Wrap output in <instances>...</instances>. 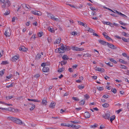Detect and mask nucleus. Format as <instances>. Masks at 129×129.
I'll list each match as a JSON object with an SVG mask.
<instances>
[{"label": "nucleus", "mask_w": 129, "mask_h": 129, "mask_svg": "<svg viewBox=\"0 0 129 129\" xmlns=\"http://www.w3.org/2000/svg\"><path fill=\"white\" fill-rule=\"evenodd\" d=\"M11 5V3L9 0H6L5 2L2 5V8L4 10V9L8 8Z\"/></svg>", "instance_id": "f257e3e1"}, {"label": "nucleus", "mask_w": 129, "mask_h": 129, "mask_svg": "<svg viewBox=\"0 0 129 129\" xmlns=\"http://www.w3.org/2000/svg\"><path fill=\"white\" fill-rule=\"evenodd\" d=\"M60 48H58L57 50V49H56L55 50V52L59 53H63L64 52V47L62 44H60Z\"/></svg>", "instance_id": "f03ea898"}, {"label": "nucleus", "mask_w": 129, "mask_h": 129, "mask_svg": "<svg viewBox=\"0 0 129 129\" xmlns=\"http://www.w3.org/2000/svg\"><path fill=\"white\" fill-rule=\"evenodd\" d=\"M4 34L7 37H9L11 35V31L10 27H7Z\"/></svg>", "instance_id": "7ed1b4c3"}, {"label": "nucleus", "mask_w": 129, "mask_h": 129, "mask_svg": "<svg viewBox=\"0 0 129 129\" xmlns=\"http://www.w3.org/2000/svg\"><path fill=\"white\" fill-rule=\"evenodd\" d=\"M31 13L33 14L38 16H40L41 15V13L39 11H31Z\"/></svg>", "instance_id": "20e7f679"}, {"label": "nucleus", "mask_w": 129, "mask_h": 129, "mask_svg": "<svg viewBox=\"0 0 129 129\" xmlns=\"http://www.w3.org/2000/svg\"><path fill=\"white\" fill-rule=\"evenodd\" d=\"M109 47L112 49H115L117 48V47L113 45L111 43H107V45Z\"/></svg>", "instance_id": "39448f33"}, {"label": "nucleus", "mask_w": 129, "mask_h": 129, "mask_svg": "<svg viewBox=\"0 0 129 129\" xmlns=\"http://www.w3.org/2000/svg\"><path fill=\"white\" fill-rule=\"evenodd\" d=\"M103 117L105 119H109L110 116V114L109 113H107L105 114L102 115Z\"/></svg>", "instance_id": "423d86ee"}, {"label": "nucleus", "mask_w": 129, "mask_h": 129, "mask_svg": "<svg viewBox=\"0 0 129 129\" xmlns=\"http://www.w3.org/2000/svg\"><path fill=\"white\" fill-rule=\"evenodd\" d=\"M19 50L20 51H26L27 50V49L23 46H21L19 47Z\"/></svg>", "instance_id": "0eeeda50"}, {"label": "nucleus", "mask_w": 129, "mask_h": 129, "mask_svg": "<svg viewBox=\"0 0 129 129\" xmlns=\"http://www.w3.org/2000/svg\"><path fill=\"white\" fill-rule=\"evenodd\" d=\"M8 119L9 120H11V121L15 122L16 119H17V118L10 116L8 117Z\"/></svg>", "instance_id": "6e6552de"}, {"label": "nucleus", "mask_w": 129, "mask_h": 129, "mask_svg": "<svg viewBox=\"0 0 129 129\" xmlns=\"http://www.w3.org/2000/svg\"><path fill=\"white\" fill-rule=\"evenodd\" d=\"M15 123L20 125L22 124L23 123L22 121L21 120L17 118Z\"/></svg>", "instance_id": "1a4fd4ad"}, {"label": "nucleus", "mask_w": 129, "mask_h": 129, "mask_svg": "<svg viewBox=\"0 0 129 129\" xmlns=\"http://www.w3.org/2000/svg\"><path fill=\"white\" fill-rule=\"evenodd\" d=\"M98 41L100 43L103 45H107V43L108 42H106L103 40H98Z\"/></svg>", "instance_id": "9d476101"}, {"label": "nucleus", "mask_w": 129, "mask_h": 129, "mask_svg": "<svg viewBox=\"0 0 129 129\" xmlns=\"http://www.w3.org/2000/svg\"><path fill=\"white\" fill-rule=\"evenodd\" d=\"M90 114L88 112H86L85 113L84 116L86 118H88L90 117Z\"/></svg>", "instance_id": "9b49d317"}, {"label": "nucleus", "mask_w": 129, "mask_h": 129, "mask_svg": "<svg viewBox=\"0 0 129 129\" xmlns=\"http://www.w3.org/2000/svg\"><path fill=\"white\" fill-rule=\"evenodd\" d=\"M96 70L99 71L101 72H104L105 70L104 68H97Z\"/></svg>", "instance_id": "f8f14e48"}, {"label": "nucleus", "mask_w": 129, "mask_h": 129, "mask_svg": "<svg viewBox=\"0 0 129 129\" xmlns=\"http://www.w3.org/2000/svg\"><path fill=\"white\" fill-rule=\"evenodd\" d=\"M49 68L47 67H44L42 71L44 72H46L49 71Z\"/></svg>", "instance_id": "ddd939ff"}, {"label": "nucleus", "mask_w": 129, "mask_h": 129, "mask_svg": "<svg viewBox=\"0 0 129 129\" xmlns=\"http://www.w3.org/2000/svg\"><path fill=\"white\" fill-rule=\"evenodd\" d=\"M19 58L18 56H17V55L14 56H13L12 59V60L13 61H15Z\"/></svg>", "instance_id": "4468645a"}, {"label": "nucleus", "mask_w": 129, "mask_h": 129, "mask_svg": "<svg viewBox=\"0 0 129 129\" xmlns=\"http://www.w3.org/2000/svg\"><path fill=\"white\" fill-rule=\"evenodd\" d=\"M61 41V38H59L56 40L55 42H54V44H59Z\"/></svg>", "instance_id": "2eb2a0df"}, {"label": "nucleus", "mask_w": 129, "mask_h": 129, "mask_svg": "<svg viewBox=\"0 0 129 129\" xmlns=\"http://www.w3.org/2000/svg\"><path fill=\"white\" fill-rule=\"evenodd\" d=\"M71 48L73 50H74L77 51H79V48L75 46H72Z\"/></svg>", "instance_id": "dca6fc26"}, {"label": "nucleus", "mask_w": 129, "mask_h": 129, "mask_svg": "<svg viewBox=\"0 0 129 129\" xmlns=\"http://www.w3.org/2000/svg\"><path fill=\"white\" fill-rule=\"evenodd\" d=\"M65 48H64V51H68L70 50V48L69 46H68L65 45L64 46Z\"/></svg>", "instance_id": "f3484780"}, {"label": "nucleus", "mask_w": 129, "mask_h": 129, "mask_svg": "<svg viewBox=\"0 0 129 129\" xmlns=\"http://www.w3.org/2000/svg\"><path fill=\"white\" fill-rule=\"evenodd\" d=\"M64 70V68L63 67H62L61 68L59 69L58 70V72L59 73H60L62 72H63Z\"/></svg>", "instance_id": "a211bd4d"}, {"label": "nucleus", "mask_w": 129, "mask_h": 129, "mask_svg": "<svg viewBox=\"0 0 129 129\" xmlns=\"http://www.w3.org/2000/svg\"><path fill=\"white\" fill-rule=\"evenodd\" d=\"M28 101H33L37 102H40V100H36L35 99H28Z\"/></svg>", "instance_id": "6ab92c4d"}, {"label": "nucleus", "mask_w": 129, "mask_h": 129, "mask_svg": "<svg viewBox=\"0 0 129 129\" xmlns=\"http://www.w3.org/2000/svg\"><path fill=\"white\" fill-rule=\"evenodd\" d=\"M55 103L53 102L51 103L50 104L49 107H50L52 108H53L55 107Z\"/></svg>", "instance_id": "aec40b11"}, {"label": "nucleus", "mask_w": 129, "mask_h": 129, "mask_svg": "<svg viewBox=\"0 0 129 129\" xmlns=\"http://www.w3.org/2000/svg\"><path fill=\"white\" fill-rule=\"evenodd\" d=\"M61 125L62 126H65L69 127L70 126V125L69 124H67V123H61Z\"/></svg>", "instance_id": "412c9836"}, {"label": "nucleus", "mask_w": 129, "mask_h": 129, "mask_svg": "<svg viewBox=\"0 0 129 129\" xmlns=\"http://www.w3.org/2000/svg\"><path fill=\"white\" fill-rule=\"evenodd\" d=\"M121 34L122 35L126 37H129V34L124 32H122Z\"/></svg>", "instance_id": "4be33fe9"}, {"label": "nucleus", "mask_w": 129, "mask_h": 129, "mask_svg": "<svg viewBox=\"0 0 129 129\" xmlns=\"http://www.w3.org/2000/svg\"><path fill=\"white\" fill-rule=\"evenodd\" d=\"M85 99H84L82 100L80 102H79L80 104L81 105H84L85 103Z\"/></svg>", "instance_id": "5701e85b"}, {"label": "nucleus", "mask_w": 129, "mask_h": 129, "mask_svg": "<svg viewBox=\"0 0 129 129\" xmlns=\"http://www.w3.org/2000/svg\"><path fill=\"white\" fill-rule=\"evenodd\" d=\"M78 23L80 25H82L85 27H87V25H85V24L82 22L78 21Z\"/></svg>", "instance_id": "b1692460"}, {"label": "nucleus", "mask_w": 129, "mask_h": 129, "mask_svg": "<svg viewBox=\"0 0 129 129\" xmlns=\"http://www.w3.org/2000/svg\"><path fill=\"white\" fill-rule=\"evenodd\" d=\"M7 110L6 111H12L13 112H14L13 110L14 108H13L12 107H9L7 108Z\"/></svg>", "instance_id": "393cba45"}, {"label": "nucleus", "mask_w": 129, "mask_h": 129, "mask_svg": "<svg viewBox=\"0 0 129 129\" xmlns=\"http://www.w3.org/2000/svg\"><path fill=\"white\" fill-rule=\"evenodd\" d=\"M70 122H71L72 123H79L80 122L78 120L71 121Z\"/></svg>", "instance_id": "a878e982"}, {"label": "nucleus", "mask_w": 129, "mask_h": 129, "mask_svg": "<svg viewBox=\"0 0 129 129\" xmlns=\"http://www.w3.org/2000/svg\"><path fill=\"white\" fill-rule=\"evenodd\" d=\"M115 118V116L114 115H113L111 116L110 118V120L111 122Z\"/></svg>", "instance_id": "bb28decb"}, {"label": "nucleus", "mask_w": 129, "mask_h": 129, "mask_svg": "<svg viewBox=\"0 0 129 129\" xmlns=\"http://www.w3.org/2000/svg\"><path fill=\"white\" fill-rule=\"evenodd\" d=\"M119 62L122 63L123 64H126L127 63L126 61L123 60L122 59H120L119 60Z\"/></svg>", "instance_id": "cd10ccee"}, {"label": "nucleus", "mask_w": 129, "mask_h": 129, "mask_svg": "<svg viewBox=\"0 0 129 129\" xmlns=\"http://www.w3.org/2000/svg\"><path fill=\"white\" fill-rule=\"evenodd\" d=\"M62 58L64 60H68L69 59L68 57L66 55H64L62 57Z\"/></svg>", "instance_id": "c85d7f7f"}, {"label": "nucleus", "mask_w": 129, "mask_h": 129, "mask_svg": "<svg viewBox=\"0 0 129 129\" xmlns=\"http://www.w3.org/2000/svg\"><path fill=\"white\" fill-rule=\"evenodd\" d=\"M42 103L45 106L47 104V102L45 100L43 99L42 101Z\"/></svg>", "instance_id": "c756f323"}, {"label": "nucleus", "mask_w": 129, "mask_h": 129, "mask_svg": "<svg viewBox=\"0 0 129 129\" xmlns=\"http://www.w3.org/2000/svg\"><path fill=\"white\" fill-rule=\"evenodd\" d=\"M10 13L9 10L8 9L4 13V14L5 15H8Z\"/></svg>", "instance_id": "7c9ffc66"}, {"label": "nucleus", "mask_w": 129, "mask_h": 129, "mask_svg": "<svg viewBox=\"0 0 129 129\" xmlns=\"http://www.w3.org/2000/svg\"><path fill=\"white\" fill-rule=\"evenodd\" d=\"M105 38L109 41H113L110 38L109 36L107 35H106V36H105Z\"/></svg>", "instance_id": "2f4dec72"}, {"label": "nucleus", "mask_w": 129, "mask_h": 129, "mask_svg": "<svg viewBox=\"0 0 129 129\" xmlns=\"http://www.w3.org/2000/svg\"><path fill=\"white\" fill-rule=\"evenodd\" d=\"M41 57V55L40 53H38L37 54L36 57V59H40Z\"/></svg>", "instance_id": "473e14b6"}, {"label": "nucleus", "mask_w": 129, "mask_h": 129, "mask_svg": "<svg viewBox=\"0 0 129 129\" xmlns=\"http://www.w3.org/2000/svg\"><path fill=\"white\" fill-rule=\"evenodd\" d=\"M85 87V86L83 85H79L78 86V88L80 89H82Z\"/></svg>", "instance_id": "72a5a7b5"}, {"label": "nucleus", "mask_w": 129, "mask_h": 129, "mask_svg": "<svg viewBox=\"0 0 129 129\" xmlns=\"http://www.w3.org/2000/svg\"><path fill=\"white\" fill-rule=\"evenodd\" d=\"M103 107L104 108H107L109 106V105L107 103H105V104L102 105Z\"/></svg>", "instance_id": "f704fd0d"}, {"label": "nucleus", "mask_w": 129, "mask_h": 129, "mask_svg": "<svg viewBox=\"0 0 129 129\" xmlns=\"http://www.w3.org/2000/svg\"><path fill=\"white\" fill-rule=\"evenodd\" d=\"M98 124L96 123H95L94 125H91L90 126V127L91 128H95L97 126Z\"/></svg>", "instance_id": "c9c22d12"}, {"label": "nucleus", "mask_w": 129, "mask_h": 129, "mask_svg": "<svg viewBox=\"0 0 129 129\" xmlns=\"http://www.w3.org/2000/svg\"><path fill=\"white\" fill-rule=\"evenodd\" d=\"M120 68L122 69H127V68L125 66L121 64L120 65Z\"/></svg>", "instance_id": "e433bc0d"}, {"label": "nucleus", "mask_w": 129, "mask_h": 129, "mask_svg": "<svg viewBox=\"0 0 129 129\" xmlns=\"http://www.w3.org/2000/svg\"><path fill=\"white\" fill-rule=\"evenodd\" d=\"M67 63V61L65 60H64L61 61V65L62 66L63 65H65Z\"/></svg>", "instance_id": "4c0bfd02"}, {"label": "nucleus", "mask_w": 129, "mask_h": 129, "mask_svg": "<svg viewBox=\"0 0 129 129\" xmlns=\"http://www.w3.org/2000/svg\"><path fill=\"white\" fill-rule=\"evenodd\" d=\"M38 35L39 37H41L43 35V33L42 32L40 31Z\"/></svg>", "instance_id": "58836bf2"}, {"label": "nucleus", "mask_w": 129, "mask_h": 129, "mask_svg": "<svg viewBox=\"0 0 129 129\" xmlns=\"http://www.w3.org/2000/svg\"><path fill=\"white\" fill-rule=\"evenodd\" d=\"M48 30L51 32L52 33H54L55 32V31L54 30H53L52 29V28L50 27H48Z\"/></svg>", "instance_id": "ea45409f"}, {"label": "nucleus", "mask_w": 129, "mask_h": 129, "mask_svg": "<svg viewBox=\"0 0 129 129\" xmlns=\"http://www.w3.org/2000/svg\"><path fill=\"white\" fill-rule=\"evenodd\" d=\"M87 31H89L90 32L93 33L94 31V30H93L91 28H88Z\"/></svg>", "instance_id": "a19ab883"}, {"label": "nucleus", "mask_w": 129, "mask_h": 129, "mask_svg": "<svg viewBox=\"0 0 129 129\" xmlns=\"http://www.w3.org/2000/svg\"><path fill=\"white\" fill-rule=\"evenodd\" d=\"M90 8L92 10L94 11H96L97 10V9H95V8H94L92 7H90Z\"/></svg>", "instance_id": "79ce46f5"}, {"label": "nucleus", "mask_w": 129, "mask_h": 129, "mask_svg": "<svg viewBox=\"0 0 129 129\" xmlns=\"http://www.w3.org/2000/svg\"><path fill=\"white\" fill-rule=\"evenodd\" d=\"M35 107V105H32L31 107L29 109L31 111L33 110Z\"/></svg>", "instance_id": "37998d69"}, {"label": "nucleus", "mask_w": 129, "mask_h": 129, "mask_svg": "<svg viewBox=\"0 0 129 129\" xmlns=\"http://www.w3.org/2000/svg\"><path fill=\"white\" fill-rule=\"evenodd\" d=\"M14 96L13 95H11L8 96L6 97V98L7 99L9 100L12 98H14Z\"/></svg>", "instance_id": "c03bdc74"}, {"label": "nucleus", "mask_w": 129, "mask_h": 129, "mask_svg": "<svg viewBox=\"0 0 129 129\" xmlns=\"http://www.w3.org/2000/svg\"><path fill=\"white\" fill-rule=\"evenodd\" d=\"M8 63L7 61H3L1 63V64L5 65L8 64Z\"/></svg>", "instance_id": "a18cd8bd"}, {"label": "nucleus", "mask_w": 129, "mask_h": 129, "mask_svg": "<svg viewBox=\"0 0 129 129\" xmlns=\"http://www.w3.org/2000/svg\"><path fill=\"white\" fill-rule=\"evenodd\" d=\"M106 64L110 67H112L113 66V63L110 62L108 63H106Z\"/></svg>", "instance_id": "49530a36"}, {"label": "nucleus", "mask_w": 129, "mask_h": 129, "mask_svg": "<svg viewBox=\"0 0 129 129\" xmlns=\"http://www.w3.org/2000/svg\"><path fill=\"white\" fill-rule=\"evenodd\" d=\"M91 55L89 53H87L84 54L83 56L85 57H88L91 56Z\"/></svg>", "instance_id": "de8ad7c7"}, {"label": "nucleus", "mask_w": 129, "mask_h": 129, "mask_svg": "<svg viewBox=\"0 0 129 129\" xmlns=\"http://www.w3.org/2000/svg\"><path fill=\"white\" fill-rule=\"evenodd\" d=\"M48 64V63H47L44 62L42 63L41 66L43 67H45V66L47 65Z\"/></svg>", "instance_id": "09e8293b"}, {"label": "nucleus", "mask_w": 129, "mask_h": 129, "mask_svg": "<svg viewBox=\"0 0 129 129\" xmlns=\"http://www.w3.org/2000/svg\"><path fill=\"white\" fill-rule=\"evenodd\" d=\"M51 19L52 20H55L56 21H58V19L57 18H55L54 16L53 15V16H52V17L51 18Z\"/></svg>", "instance_id": "8fccbe9b"}, {"label": "nucleus", "mask_w": 129, "mask_h": 129, "mask_svg": "<svg viewBox=\"0 0 129 129\" xmlns=\"http://www.w3.org/2000/svg\"><path fill=\"white\" fill-rule=\"evenodd\" d=\"M72 99L73 100H74L75 101H78L79 100V99H78L77 97H72Z\"/></svg>", "instance_id": "3c124183"}, {"label": "nucleus", "mask_w": 129, "mask_h": 129, "mask_svg": "<svg viewBox=\"0 0 129 129\" xmlns=\"http://www.w3.org/2000/svg\"><path fill=\"white\" fill-rule=\"evenodd\" d=\"M111 91L114 94L116 93L117 91L116 90L115 88L112 89Z\"/></svg>", "instance_id": "603ef678"}, {"label": "nucleus", "mask_w": 129, "mask_h": 129, "mask_svg": "<svg viewBox=\"0 0 129 129\" xmlns=\"http://www.w3.org/2000/svg\"><path fill=\"white\" fill-rule=\"evenodd\" d=\"M122 40L124 42H129L127 39H125V38H124V37H122Z\"/></svg>", "instance_id": "864d4df0"}, {"label": "nucleus", "mask_w": 129, "mask_h": 129, "mask_svg": "<svg viewBox=\"0 0 129 129\" xmlns=\"http://www.w3.org/2000/svg\"><path fill=\"white\" fill-rule=\"evenodd\" d=\"M4 71L3 70L0 71V75L1 76H2V75L4 74V71H5V70L4 69Z\"/></svg>", "instance_id": "5fc2aeb1"}, {"label": "nucleus", "mask_w": 129, "mask_h": 129, "mask_svg": "<svg viewBox=\"0 0 129 129\" xmlns=\"http://www.w3.org/2000/svg\"><path fill=\"white\" fill-rule=\"evenodd\" d=\"M84 98L86 99H88L90 98V96L88 95L87 94H86L84 95Z\"/></svg>", "instance_id": "6e6d98bb"}, {"label": "nucleus", "mask_w": 129, "mask_h": 129, "mask_svg": "<svg viewBox=\"0 0 129 129\" xmlns=\"http://www.w3.org/2000/svg\"><path fill=\"white\" fill-rule=\"evenodd\" d=\"M53 15L52 14H48L47 16L49 18H50L51 19L52 16H53Z\"/></svg>", "instance_id": "4d7b16f0"}, {"label": "nucleus", "mask_w": 129, "mask_h": 129, "mask_svg": "<svg viewBox=\"0 0 129 129\" xmlns=\"http://www.w3.org/2000/svg\"><path fill=\"white\" fill-rule=\"evenodd\" d=\"M70 125V126L69 127H72L73 128H76V125H74L72 124H71V125Z\"/></svg>", "instance_id": "13d9d810"}, {"label": "nucleus", "mask_w": 129, "mask_h": 129, "mask_svg": "<svg viewBox=\"0 0 129 129\" xmlns=\"http://www.w3.org/2000/svg\"><path fill=\"white\" fill-rule=\"evenodd\" d=\"M103 23L104 24L109 25L110 24H111V22H104Z\"/></svg>", "instance_id": "bf43d9fd"}, {"label": "nucleus", "mask_w": 129, "mask_h": 129, "mask_svg": "<svg viewBox=\"0 0 129 129\" xmlns=\"http://www.w3.org/2000/svg\"><path fill=\"white\" fill-rule=\"evenodd\" d=\"M120 16H122L123 17H126V16L124 14H122L121 13H119V15Z\"/></svg>", "instance_id": "052dcab7"}, {"label": "nucleus", "mask_w": 129, "mask_h": 129, "mask_svg": "<svg viewBox=\"0 0 129 129\" xmlns=\"http://www.w3.org/2000/svg\"><path fill=\"white\" fill-rule=\"evenodd\" d=\"M122 109H120L117 110H116V112L117 113V114H119L120 113V112L122 111Z\"/></svg>", "instance_id": "680f3d73"}, {"label": "nucleus", "mask_w": 129, "mask_h": 129, "mask_svg": "<svg viewBox=\"0 0 129 129\" xmlns=\"http://www.w3.org/2000/svg\"><path fill=\"white\" fill-rule=\"evenodd\" d=\"M13 86V83H12L11 84L9 85H7L6 86V87L7 88H9L10 87H12Z\"/></svg>", "instance_id": "e2e57ef3"}, {"label": "nucleus", "mask_w": 129, "mask_h": 129, "mask_svg": "<svg viewBox=\"0 0 129 129\" xmlns=\"http://www.w3.org/2000/svg\"><path fill=\"white\" fill-rule=\"evenodd\" d=\"M40 76V75L39 74H37L36 75H35L34 76V77H35L36 78H39Z\"/></svg>", "instance_id": "0e129e2a"}, {"label": "nucleus", "mask_w": 129, "mask_h": 129, "mask_svg": "<svg viewBox=\"0 0 129 129\" xmlns=\"http://www.w3.org/2000/svg\"><path fill=\"white\" fill-rule=\"evenodd\" d=\"M98 89L100 91H102L104 89V88L103 87H99Z\"/></svg>", "instance_id": "69168bd1"}, {"label": "nucleus", "mask_w": 129, "mask_h": 129, "mask_svg": "<svg viewBox=\"0 0 129 129\" xmlns=\"http://www.w3.org/2000/svg\"><path fill=\"white\" fill-rule=\"evenodd\" d=\"M13 76V75L12 74H10L9 76H6L7 78L9 79Z\"/></svg>", "instance_id": "338daca9"}, {"label": "nucleus", "mask_w": 129, "mask_h": 129, "mask_svg": "<svg viewBox=\"0 0 129 129\" xmlns=\"http://www.w3.org/2000/svg\"><path fill=\"white\" fill-rule=\"evenodd\" d=\"M111 15L113 17H118V16L117 15L115 14H111Z\"/></svg>", "instance_id": "774afa93"}]
</instances>
